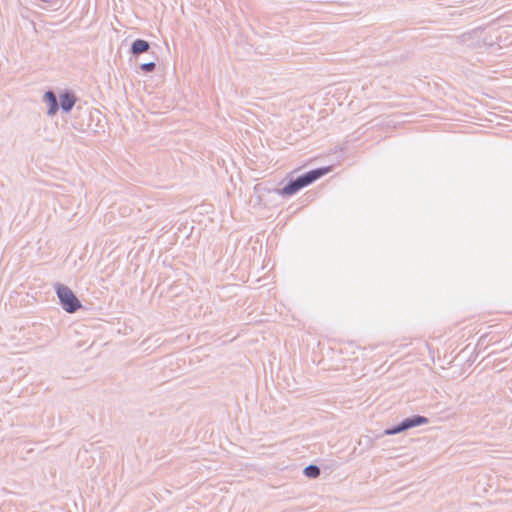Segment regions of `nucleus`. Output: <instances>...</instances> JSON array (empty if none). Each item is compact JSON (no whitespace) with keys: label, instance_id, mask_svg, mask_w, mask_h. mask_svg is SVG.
Listing matches in <instances>:
<instances>
[{"label":"nucleus","instance_id":"nucleus-10","mask_svg":"<svg viewBox=\"0 0 512 512\" xmlns=\"http://www.w3.org/2000/svg\"><path fill=\"white\" fill-rule=\"evenodd\" d=\"M156 65L154 62L143 63L141 69L145 72H151L155 69Z\"/></svg>","mask_w":512,"mask_h":512},{"label":"nucleus","instance_id":"nucleus-1","mask_svg":"<svg viewBox=\"0 0 512 512\" xmlns=\"http://www.w3.org/2000/svg\"><path fill=\"white\" fill-rule=\"evenodd\" d=\"M328 172L327 168H319L311 170L294 180H290L282 189H278L277 193L281 196H291L300 189L313 183Z\"/></svg>","mask_w":512,"mask_h":512},{"label":"nucleus","instance_id":"nucleus-11","mask_svg":"<svg viewBox=\"0 0 512 512\" xmlns=\"http://www.w3.org/2000/svg\"><path fill=\"white\" fill-rule=\"evenodd\" d=\"M89 117H90L91 119L96 118V119H97V122L99 123V122H100L101 113H100L98 110H94V111H91V112L89 113Z\"/></svg>","mask_w":512,"mask_h":512},{"label":"nucleus","instance_id":"nucleus-2","mask_svg":"<svg viewBox=\"0 0 512 512\" xmlns=\"http://www.w3.org/2000/svg\"><path fill=\"white\" fill-rule=\"evenodd\" d=\"M55 290L60 303L66 312L74 313L81 307L80 301L68 286L58 283L55 285Z\"/></svg>","mask_w":512,"mask_h":512},{"label":"nucleus","instance_id":"nucleus-7","mask_svg":"<svg viewBox=\"0 0 512 512\" xmlns=\"http://www.w3.org/2000/svg\"><path fill=\"white\" fill-rule=\"evenodd\" d=\"M150 45L147 41L142 39H137L132 43L131 53L134 55H139L143 52L148 51Z\"/></svg>","mask_w":512,"mask_h":512},{"label":"nucleus","instance_id":"nucleus-6","mask_svg":"<svg viewBox=\"0 0 512 512\" xmlns=\"http://www.w3.org/2000/svg\"><path fill=\"white\" fill-rule=\"evenodd\" d=\"M44 100L49 103V109L47 111V114L49 116H54L59 108L56 95L52 91H47L44 94Z\"/></svg>","mask_w":512,"mask_h":512},{"label":"nucleus","instance_id":"nucleus-5","mask_svg":"<svg viewBox=\"0 0 512 512\" xmlns=\"http://www.w3.org/2000/svg\"><path fill=\"white\" fill-rule=\"evenodd\" d=\"M76 103V97L71 92H65L60 95V107L64 112L72 110Z\"/></svg>","mask_w":512,"mask_h":512},{"label":"nucleus","instance_id":"nucleus-9","mask_svg":"<svg viewBox=\"0 0 512 512\" xmlns=\"http://www.w3.org/2000/svg\"><path fill=\"white\" fill-rule=\"evenodd\" d=\"M74 128L80 132H87V131H93L95 133L98 132L97 129L91 128L90 125H84L82 123H75Z\"/></svg>","mask_w":512,"mask_h":512},{"label":"nucleus","instance_id":"nucleus-3","mask_svg":"<svg viewBox=\"0 0 512 512\" xmlns=\"http://www.w3.org/2000/svg\"><path fill=\"white\" fill-rule=\"evenodd\" d=\"M429 422L428 418L420 415H415L411 418L404 419L395 427L384 430L383 435H395L404 432L413 427L421 426Z\"/></svg>","mask_w":512,"mask_h":512},{"label":"nucleus","instance_id":"nucleus-8","mask_svg":"<svg viewBox=\"0 0 512 512\" xmlns=\"http://www.w3.org/2000/svg\"><path fill=\"white\" fill-rule=\"evenodd\" d=\"M304 474L310 478H316L320 475V468L316 465H309L304 468Z\"/></svg>","mask_w":512,"mask_h":512},{"label":"nucleus","instance_id":"nucleus-4","mask_svg":"<svg viewBox=\"0 0 512 512\" xmlns=\"http://www.w3.org/2000/svg\"><path fill=\"white\" fill-rule=\"evenodd\" d=\"M469 39L477 40V46H491L492 45V37L488 36L483 30H475L468 35Z\"/></svg>","mask_w":512,"mask_h":512}]
</instances>
